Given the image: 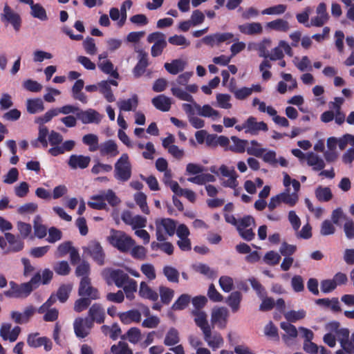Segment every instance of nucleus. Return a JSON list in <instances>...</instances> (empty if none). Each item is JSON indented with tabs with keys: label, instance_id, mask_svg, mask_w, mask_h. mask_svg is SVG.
<instances>
[{
	"label": "nucleus",
	"instance_id": "obj_43",
	"mask_svg": "<svg viewBox=\"0 0 354 354\" xmlns=\"http://www.w3.org/2000/svg\"><path fill=\"white\" fill-rule=\"evenodd\" d=\"M97 66L103 73L108 74L115 79L119 78V73L114 69V66L110 60L106 59L98 62Z\"/></svg>",
	"mask_w": 354,
	"mask_h": 354
},
{
	"label": "nucleus",
	"instance_id": "obj_57",
	"mask_svg": "<svg viewBox=\"0 0 354 354\" xmlns=\"http://www.w3.org/2000/svg\"><path fill=\"white\" fill-rule=\"evenodd\" d=\"M191 301V297L187 294L181 295L171 306L174 310H182L185 309Z\"/></svg>",
	"mask_w": 354,
	"mask_h": 354
},
{
	"label": "nucleus",
	"instance_id": "obj_39",
	"mask_svg": "<svg viewBox=\"0 0 354 354\" xmlns=\"http://www.w3.org/2000/svg\"><path fill=\"white\" fill-rule=\"evenodd\" d=\"M307 164L312 167L314 171H321L325 167L324 160L313 152L306 154Z\"/></svg>",
	"mask_w": 354,
	"mask_h": 354
},
{
	"label": "nucleus",
	"instance_id": "obj_54",
	"mask_svg": "<svg viewBox=\"0 0 354 354\" xmlns=\"http://www.w3.org/2000/svg\"><path fill=\"white\" fill-rule=\"evenodd\" d=\"M151 245L153 250L159 249L160 250L166 253L168 255H171L174 252V245L170 242L166 241L157 242L153 241L151 243Z\"/></svg>",
	"mask_w": 354,
	"mask_h": 354
},
{
	"label": "nucleus",
	"instance_id": "obj_18",
	"mask_svg": "<svg viewBox=\"0 0 354 354\" xmlns=\"http://www.w3.org/2000/svg\"><path fill=\"white\" fill-rule=\"evenodd\" d=\"M129 279V275L122 270L110 269L107 270L108 283H110V281H111L118 288H122Z\"/></svg>",
	"mask_w": 354,
	"mask_h": 354
},
{
	"label": "nucleus",
	"instance_id": "obj_62",
	"mask_svg": "<svg viewBox=\"0 0 354 354\" xmlns=\"http://www.w3.org/2000/svg\"><path fill=\"white\" fill-rule=\"evenodd\" d=\"M217 106L221 109H230L232 105L230 102L231 96L228 94L218 93L216 96Z\"/></svg>",
	"mask_w": 354,
	"mask_h": 354
},
{
	"label": "nucleus",
	"instance_id": "obj_13",
	"mask_svg": "<svg viewBox=\"0 0 354 354\" xmlns=\"http://www.w3.org/2000/svg\"><path fill=\"white\" fill-rule=\"evenodd\" d=\"M84 253L89 254L99 265H103L104 253L100 244L97 241H91L88 246L84 248Z\"/></svg>",
	"mask_w": 354,
	"mask_h": 354
},
{
	"label": "nucleus",
	"instance_id": "obj_42",
	"mask_svg": "<svg viewBox=\"0 0 354 354\" xmlns=\"http://www.w3.org/2000/svg\"><path fill=\"white\" fill-rule=\"evenodd\" d=\"M26 108L29 113L35 114L44 111V102L40 98L28 99L26 101Z\"/></svg>",
	"mask_w": 354,
	"mask_h": 354
},
{
	"label": "nucleus",
	"instance_id": "obj_44",
	"mask_svg": "<svg viewBox=\"0 0 354 354\" xmlns=\"http://www.w3.org/2000/svg\"><path fill=\"white\" fill-rule=\"evenodd\" d=\"M315 302L317 305L329 308L333 312H339L341 310L339 300L335 297L331 299L328 298L318 299Z\"/></svg>",
	"mask_w": 354,
	"mask_h": 354
},
{
	"label": "nucleus",
	"instance_id": "obj_55",
	"mask_svg": "<svg viewBox=\"0 0 354 354\" xmlns=\"http://www.w3.org/2000/svg\"><path fill=\"white\" fill-rule=\"evenodd\" d=\"M88 205L95 209H103L106 207V204L104 201L101 192L96 195H93L90 198Z\"/></svg>",
	"mask_w": 354,
	"mask_h": 354
},
{
	"label": "nucleus",
	"instance_id": "obj_36",
	"mask_svg": "<svg viewBox=\"0 0 354 354\" xmlns=\"http://www.w3.org/2000/svg\"><path fill=\"white\" fill-rule=\"evenodd\" d=\"M192 314L194 316V322L196 324L201 328L202 332L210 328L207 322V315L205 311L202 310H193Z\"/></svg>",
	"mask_w": 354,
	"mask_h": 354
},
{
	"label": "nucleus",
	"instance_id": "obj_37",
	"mask_svg": "<svg viewBox=\"0 0 354 354\" xmlns=\"http://www.w3.org/2000/svg\"><path fill=\"white\" fill-rule=\"evenodd\" d=\"M120 321L124 324L132 322L138 323L141 321V313L138 310H130L119 315Z\"/></svg>",
	"mask_w": 354,
	"mask_h": 354
},
{
	"label": "nucleus",
	"instance_id": "obj_10",
	"mask_svg": "<svg viewBox=\"0 0 354 354\" xmlns=\"http://www.w3.org/2000/svg\"><path fill=\"white\" fill-rule=\"evenodd\" d=\"M93 326L92 320H90L88 317H77L73 322L75 333L80 338H84L88 336Z\"/></svg>",
	"mask_w": 354,
	"mask_h": 354
},
{
	"label": "nucleus",
	"instance_id": "obj_33",
	"mask_svg": "<svg viewBox=\"0 0 354 354\" xmlns=\"http://www.w3.org/2000/svg\"><path fill=\"white\" fill-rule=\"evenodd\" d=\"M153 105L161 111H168L171 105V99L165 95H159L151 100Z\"/></svg>",
	"mask_w": 354,
	"mask_h": 354
},
{
	"label": "nucleus",
	"instance_id": "obj_11",
	"mask_svg": "<svg viewBox=\"0 0 354 354\" xmlns=\"http://www.w3.org/2000/svg\"><path fill=\"white\" fill-rule=\"evenodd\" d=\"M77 118L84 124H99L103 118V115L93 109L80 110L76 114Z\"/></svg>",
	"mask_w": 354,
	"mask_h": 354
},
{
	"label": "nucleus",
	"instance_id": "obj_53",
	"mask_svg": "<svg viewBox=\"0 0 354 354\" xmlns=\"http://www.w3.org/2000/svg\"><path fill=\"white\" fill-rule=\"evenodd\" d=\"M100 92L104 95L109 102H114L115 98L111 91V86L108 81H101L98 83Z\"/></svg>",
	"mask_w": 354,
	"mask_h": 354
},
{
	"label": "nucleus",
	"instance_id": "obj_49",
	"mask_svg": "<svg viewBox=\"0 0 354 354\" xmlns=\"http://www.w3.org/2000/svg\"><path fill=\"white\" fill-rule=\"evenodd\" d=\"M231 140L233 143L229 146L228 150L240 153L245 151L246 145L248 144L247 140L239 139L236 136H232Z\"/></svg>",
	"mask_w": 354,
	"mask_h": 354
},
{
	"label": "nucleus",
	"instance_id": "obj_15",
	"mask_svg": "<svg viewBox=\"0 0 354 354\" xmlns=\"http://www.w3.org/2000/svg\"><path fill=\"white\" fill-rule=\"evenodd\" d=\"M203 334L205 342L213 351H216L223 346L224 340L219 333L212 332L209 328L203 332Z\"/></svg>",
	"mask_w": 354,
	"mask_h": 354
},
{
	"label": "nucleus",
	"instance_id": "obj_1",
	"mask_svg": "<svg viewBox=\"0 0 354 354\" xmlns=\"http://www.w3.org/2000/svg\"><path fill=\"white\" fill-rule=\"evenodd\" d=\"M193 74V72H185L178 76L175 82L171 83V93L174 97L180 100L193 102L191 93H196L198 90L196 84H187Z\"/></svg>",
	"mask_w": 354,
	"mask_h": 354
},
{
	"label": "nucleus",
	"instance_id": "obj_3",
	"mask_svg": "<svg viewBox=\"0 0 354 354\" xmlns=\"http://www.w3.org/2000/svg\"><path fill=\"white\" fill-rule=\"evenodd\" d=\"M210 171L216 174L221 182V185L224 187L235 188L239 187L237 180L239 175L234 167H229L225 165H221L217 171L215 167H211Z\"/></svg>",
	"mask_w": 354,
	"mask_h": 354
},
{
	"label": "nucleus",
	"instance_id": "obj_32",
	"mask_svg": "<svg viewBox=\"0 0 354 354\" xmlns=\"http://www.w3.org/2000/svg\"><path fill=\"white\" fill-rule=\"evenodd\" d=\"M281 203H284L288 207H294L299 201V195L296 192L290 193V189H285V190L278 194Z\"/></svg>",
	"mask_w": 354,
	"mask_h": 354
},
{
	"label": "nucleus",
	"instance_id": "obj_5",
	"mask_svg": "<svg viewBox=\"0 0 354 354\" xmlns=\"http://www.w3.org/2000/svg\"><path fill=\"white\" fill-rule=\"evenodd\" d=\"M156 236L158 241H163L175 234L176 225L171 218H158L155 221Z\"/></svg>",
	"mask_w": 354,
	"mask_h": 354
},
{
	"label": "nucleus",
	"instance_id": "obj_17",
	"mask_svg": "<svg viewBox=\"0 0 354 354\" xmlns=\"http://www.w3.org/2000/svg\"><path fill=\"white\" fill-rule=\"evenodd\" d=\"M138 61L133 69V75L135 77H141L149 66L148 54L142 49L137 50Z\"/></svg>",
	"mask_w": 354,
	"mask_h": 354
},
{
	"label": "nucleus",
	"instance_id": "obj_35",
	"mask_svg": "<svg viewBox=\"0 0 354 354\" xmlns=\"http://www.w3.org/2000/svg\"><path fill=\"white\" fill-rule=\"evenodd\" d=\"M139 295L145 299L156 301L158 299V294L153 290L146 281H141L139 288Z\"/></svg>",
	"mask_w": 354,
	"mask_h": 354
},
{
	"label": "nucleus",
	"instance_id": "obj_28",
	"mask_svg": "<svg viewBox=\"0 0 354 354\" xmlns=\"http://www.w3.org/2000/svg\"><path fill=\"white\" fill-rule=\"evenodd\" d=\"M89 319L94 322L102 324L104 321L105 313L104 308L99 304H93L88 310Z\"/></svg>",
	"mask_w": 354,
	"mask_h": 354
},
{
	"label": "nucleus",
	"instance_id": "obj_64",
	"mask_svg": "<svg viewBox=\"0 0 354 354\" xmlns=\"http://www.w3.org/2000/svg\"><path fill=\"white\" fill-rule=\"evenodd\" d=\"M161 301L163 304H168L170 303L174 295V291L165 286H160L159 288Z\"/></svg>",
	"mask_w": 354,
	"mask_h": 354
},
{
	"label": "nucleus",
	"instance_id": "obj_52",
	"mask_svg": "<svg viewBox=\"0 0 354 354\" xmlns=\"http://www.w3.org/2000/svg\"><path fill=\"white\" fill-rule=\"evenodd\" d=\"M122 288H123V292L125 293L126 297L129 300H133L134 299V293L137 291V282L130 278Z\"/></svg>",
	"mask_w": 354,
	"mask_h": 354
},
{
	"label": "nucleus",
	"instance_id": "obj_2",
	"mask_svg": "<svg viewBox=\"0 0 354 354\" xmlns=\"http://www.w3.org/2000/svg\"><path fill=\"white\" fill-rule=\"evenodd\" d=\"M40 281V274H35L30 281L18 285L11 281L9 283L10 288L3 292V295L10 298H20L27 297L35 289Z\"/></svg>",
	"mask_w": 354,
	"mask_h": 354
},
{
	"label": "nucleus",
	"instance_id": "obj_45",
	"mask_svg": "<svg viewBox=\"0 0 354 354\" xmlns=\"http://www.w3.org/2000/svg\"><path fill=\"white\" fill-rule=\"evenodd\" d=\"M315 194L317 199L321 202H328L333 198L331 189L328 187L318 186Z\"/></svg>",
	"mask_w": 354,
	"mask_h": 354
},
{
	"label": "nucleus",
	"instance_id": "obj_41",
	"mask_svg": "<svg viewBox=\"0 0 354 354\" xmlns=\"http://www.w3.org/2000/svg\"><path fill=\"white\" fill-rule=\"evenodd\" d=\"M82 142L88 147L91 152L96 151L100 148L98 136L93 133H88L82 137Z\"/></svg>",
	"mask_w": 354,
	"mask_h": 354
},
{
	"label": "nucleus",
	"instance_id": "obj_25",
	"mask_svg": "<svg viewBox=\"0 0 354 354\" xmlns=\"http://www.w3.org/2000/svg\"><path fill=\"white\" fill-rule=\"evenodd\" d=\"M280 326L286 332V334L282 335L283 340L287 345H292L294 342V339L298 335L296 327L290 323L285 322H281Z\"/></svg>",
	"mask_w": 354,
	"mask_h": 354
},
{
	"label": "nucleus",
	"instance_id": "obj_19",
	"mask_svg": "<svg viewBox=\"0 0 354 354\" xmlns=\"http://www.w3.org/2000/svg\"><path fill=\"white\" fill-rule=\"evenodd\" d=\"M12 325L10 323H3L0 328V336L3 340H9L10 342H15L21 332L19 326H15L12 330Z\"/></svg>",
	"mask_w": 354,
	"mask_h": 354
},
{
	"label": "nucleus",
	"instance_id": "obj_40",
	"mask_svg": "<svg viewBox=\"0 0 354 354\" xmlns=\"http://www.w3.org/2000/svg\"><path fill=\"white\" fill-rule=\"evenodd\" d=\"M33 229L35 236L38 239H43L47 234V227L43 224L40 215H36L33 220Z\"/></svg>",
	"mask_w": 354,
	"mask_h": 354
},
{
	"label": "nucleus",
	"instance_id": "obj_21",
	"mask_svg": "<svg viewBox=\"0 0 354 354\" xmlns=\"http://www.w3.org/2000/svg\"><path fill=\"white\" fill-rule=\"evenodd\" d=\"M190 103H193L194 105V108L196 109V112L200 116H203L205 118H209L213 120L218 119L221 118V115L217 110L214 109L210 105L205 104L203 106H201L197 104L194 99L193 98V102H189Z\"/></svg>",
	"mask_w": 354,
	"mask_h": 354
},
{
	"label": "nucleus",
	"instance_id": "obj_47",
	"mask_svg": "<svg viewBox=\"0 0 354 354\" xmlns=\"http://www.w3.org/2000/svg\"><path fill=\"white\" fill-rule=\"evenodd\" d=\"M5 238L11 246V251L19 252L24 248V242L14 234L6 232L5 233Z\"/></svg>",
	"mask_w": 354,
	"mask_h": 354
},
{
	"label": "nucleus",
	"instance_id": "obj_56",
	"mask_svg": "<svg viewBox=\"0 0 354 354\" xmlns=\"http://www.w3.org/2000/svg\"><path fill=\"white\" fill-rule=\"evenodd\" d=\"M134 201L144 214H149L150 213L149 208L147 203V196L143 192H137L135 194Z\"/></svg>",
	"mask_w": 354,
	"mask_h": 354
},
{
	"label": "nucleus",
	"instance_id": "obj_27",
	"mask_svg": "<svg viewBox=\"0 0 354 354\" xmlns=\"http://www.w3.org/2000/svg\"><path fill=\"white\" fill-rule=\"evenodd\" d=\"M246 133L256 135L259 131H268V126L264 122H257L254 117H249L246 120Z\"/></svg>",
	"mask_w": 354,
	"mask_h": 354
},
{
	"label": "nucleus",
	"instance_id": "obj_50",
	"mask_svg": "<svg viewBox=\"0 0 354 354\" xmlns=\"http://www.w3.org/2000/svg\"><path fill=\"white\" fill-rule=\"evenodd\" d=\"M122 339H127L131 344H138L142 339L141 330L136 327H132L128 330L126 335L122 337Z\"/></svg>",
	"mask_w": 354,
	"mask_h": 354
},
{
	"label": "nucleus",
	"instance_id": "obj_31",
	"mask_svg": "<svg viewBox=\"0 0 354 354\" xmlns=\"http://www.w3.org/2000/svg\"><path fill=\"white\" fill-rule=\"evenodd\" d=\"M239 31L245 35H259L263 32L262 25L259 22L246 23L238 26Z\"/></svg>",
	"mask_w": 354,
	"mask_h": 354
},
{
	"label": "nucleus",
	"instance_id": "obj_63",
	"mask_svg": "<svg viewBox=\"0 0 354 354\" xmlns=\"http://www.w3.org/2000/svg\"><path fill=\"white\" fill-rule=\"evenodd\" d=\"M163 274L170 282L177 283L178 282L179 272L174 267L167 266L163 268Z\"/></svg>",
	"mask_w": 354,
	"mask_h": 354
},
{
	"label": "nucleus",
	"instance_id": "obj_4",
	"mask_svg": "<svg viewBox=\"0 0 354 354\" xmlns=\"http://www.w3.org/2000/svg\"><path fill=\"white\" fill-rule=\"evenodd\" d=\"M108 241L122 252L129 251L135 244V241L124 232L114 229L111 230Z\"/></svg>",
	"mask_w": 354,
	"mask_h": 354
},
{
	"label": "nucleus",
	"instance_id": "obj_46",
	"mask_svg": "<svg viewBox=\"0 0 354 354\" xmlns=\"http://www.w3.org/2000/svg\"><path fill=\"white\" fill-rule=\"evenodd\" d=\"M30 15L41 21H46L48 16L45 8L39 3H32L30 6Z\"/></svg>",
	"mask_w": 354,
	"mask_h": 354
},
{
	"label": "nucleus",
	"instance_id": "obj_6",
	"mask_svg": "<svg viewBox=\"0 0 354 354\" xmlns=\"http://www.w3.org/2000/svg\"><path fill=\"white\" fill-rule=\"evenodd\" d=\"M132 167L127 153H122L115 163L114 176L121 182L128 181L131 176Z\"/></svg>",
	"mask_w": 354,
	"mask_h": 354
},
{
	"label": "nucleus",
	"instance_id": "obj_26",
	"mask_svg": "<svg viewBox=\"0 0 354 354\" xmlns=\"http://www.w3.org/2000/svg\"><path fill=\"white\" fill-rule=\"evenodd\" d=\"M100 155L102 156L115 157L119 154L116 142L113 140H108L100 145Z\"/></svg>",
	"mask_w": 354,
	"mask_h": 354
},
{
	"label": "nucleus",
	"instance_id": "obj_34",
	"mask_svg": "<svg viewBox=\"0 0 354 354\" xmlns=\"http://www.w3.org/2000/svg\"><path fill=\"white\" fill-rule=\"evenodd\" d=\"M266 27L267 29L281 32H287L290 28L289 22L283 19H277L269 21L266 24Z\"/></svg>",
	"mask_w": 354,
	"mask_h": 354
},
{
	"label": "nucleus",
	"instance_id": "obj_24",
	"mask_svg": "<svg viewBox=\"0 0 354 354\" xmlns=\"http://www.w3.org/2000/svg\"><path fill=\"white\" fill-rule=\"evenodd\" d=\"M91 162V158L83 155H71L68 160V166L73 169H85Z\"/></svg>",
	"mask_w": 354,
	"mask_h": 354
},
{
	"label": "nucleus",
	"instance_id": "obj_9",
	"mask_svg": "<svg viewBox=\"0 0 354 354\" xmlns=\"http://www.w3.org/2000/svg\"><path fill=\"white\" fill-rule=\"evenodd\" d=\"M78 294L81 297L95 300L100 298L97 288L91 286V279L88 277H82L79 286Z\"/></svg>",
	"mask_w": 354,
	"mask_h": 354
},
{
	"label": "nucleus",
	"instance_id": "obj_22",
	"mask_svg": "<svg viewBox=\"0 0 354 354\" xmlns=\"http://www.w3.org/2000/svg\"><path fill=\"white\" fill-rule=\"evenodd\" d=\"M35 312V308L32 306H29L24 309L23 313L12 311L10 317L16 324H24L29 322Z\"/></svg>",
	"mask_w": 354,
	"mask_h": 354
},
{
	"label": "nucleus",
	"instance_id": "obj_38",
	"mask_svg": "<svg viewBox=\"0 0 354 354\" xmlns=\"http://www.w3.org/2000/svg\"><path fill=\"white\" fill-rule=\"evenodd\" d=\"M186 62L181 59H176L170 63H165L164 67L171 75H177L185 68Z\"/></svg>",
	"mask_w": 354,
	"mask_h": 354
},
{
	"label": "nucleus",
	"instance_id": "obj_29",
	"mask_svg": "<svg viewBox=\"0 0 354 354\" xmlns=\"http://www.w3.org/2000/svg\"><path fill=\"white\" fill-rule=\"evenodd\" d=\"M328 327L333 330L337 341L339 342L342 348L345 345L349 338V330L347 328L339 329V323L332 322L328 324Z\"/></svg>",
	"mask_w": 354,
	"mask_h": 354
},
{
	"label": "nucleus",
	"instance_id": "obj_12",
	"mask_svg": "<svg viewBox=\"0 0 354 354\" xmlns=\"http://www.w3.org/2000/svg\"><path fill=\"white\" fill-rule=\"evenodd\" d=\"M27 344L32 348L43 346L46 351H50L53 348L52 341L47 337H39L38 333L29 334L27 337Z\"/></svg>",
	"mask_w": 354,
	"mask_h": 354
},
{
	"label": "nucleus",
	"instance_id": "obj_61",
	"mask_svg": "<svg viewBox=\"0 0 354 354\" xmlns=\"http://www.w3.org/2000/svg\"><path fill=\"white\" fill-rule=\"evenodd\" d=\"M104 202L106 201L111 206L118 205L121 201L112 189L101 191Z\"/></svg>",
	"mask_w": 354,
	"mask_h": 354
},
{
	"label": "nucleus",
	"instance_id": "obj_16",
	"mask_svg": "<svg viewBox=\"0 0 354 354\" xmlns=\"http://www.w3.org/2000/svg\"><path fill=\"white\" fill-rule=\"evenodd\" d=\"M121 218L125 224L131 226L133 230L143 228L147 224L145 217L140 215L133 216L131 212L128 210L122 212Z\"/></svg>",
	"mask_w": 354,
	"mask_h": 354
},
{
	"label": "nucleus",
	"instance_id": "obj_58",
	"mask_svg": "<svg viewBox=\"0 0 354 354\" xmlns=\"http://www.w3.org/2000/svg\"><path fill=\"white\" fill-rule=\"evenodd\" d=\"M306 313L304 310L301 309L299 310H290L284 314V317L288 322H296L298 320L302 319L306 317Z\"/></svg>",
	"mask_w": 354,
	"mask_h": 354
},
{
	"label": "nucleus",
	"instance_id": "obj_20",
	"mask_svg": "<svg viewBox=\"0 0 354 354\" xmlns=\"http://www.w3.org/2000/svg\"><path fill=\"white\" fill-rule=\"evenodd\" d=\"M228 315L229 313L226 308H214L212 312V324H216L221 328H224L226 326Z\"/></svg>",
	"mask_w": 354,
	"mask_h": 354
},
{
	"label": "nucleus",
	"instance_id": "obj_8",
	"mask_svg": "<svg viewBox=\"0 0 354 354\" xmlns=\"http://www.w3.org/2000/svg\"><path fill=\"white\" fill-rule=\"evenodd\" d=\"M1 20L3 23L11 24L16 31H18L21 27L20 15L15 12L8 3L4 5L3 12L1 14Z\"/></svg>",
	"mask_w": 354,
	"mask_h": 354
},
{
	"label": "nucleus",
	"instance_id": "obj_14",
	"mask_svg": "<svg viewBox=\"0 0 354 354\" xmlns=\"http://www.w3.org/2000/svg\"><path fill=\"white\" fill-rule=\"evenodd\" d=\"M317 15L310 19V25L315 27H322L329 20L330 16L327 12L326 4L324 2L319 3L316 8Z\"/></svg>",
	"mask_w": 354,
	"mask_h": 354
},
{
	"label": "nucleus",
	"instance_id": "obj_59",
	"mask_svg": "<svg viewBox=\"0 0 354 354\" xmlns=\"http://www.w3.org/2000/svg\"><path fill=\"white\" fill-rule=\"evenodd\" d=\"M113 354H133L132 350L129 348L127 343L124 342H119L117 344H114L111 348Z\"/></svg>",
	"mask_w": 354,
	"mask_h": 354
},
{
	"label": "nucleus",
	"instance_id": "obj_51",
	"mask_svg": "<svg viewBox=\"0 0 354 354\" xmlns=\"http://www.w3.org/2000/svg\"><path fill=\"white\" fill-rule=\"evenodd\" d=\"M242 299V295L239 291L232 292L227 299V304L233 312H236L239 308V304Z\"/></svg>",
	"mask_w": 354,
	"mask_h": 354
},
{
	"label": "nucleus",
	"instance_id": "obj_7",
	"mask_svg": "<svg viewBox=\"0 0 354 354\" xmlns=\"http://www.w3.org/2000/svg\"><path fill=\"white\" fill-rule=\"evenodd\" d=\"M147 41L149 44H153L151 48V55L153 57L161 55L167 45L166 35L161 32H154L149 34L147 36Z\"/></svg>",
	"mask_w": 354,
	"mask_h": 354
},
{
	"label": "nucleus",
	"instance_id": "obj_60",
	"mask_svg": "<svg viewBox=\"0 0 354 354\" xmlns=\"http://www.w3.org/2000/svg\"><path fill=\"white\" fill-rule=\"evenodd\" d=\"M179 335L176 329L170 328L165 335L164 344L167 346H173L178 343Z\"/></svg>",
	"mask_w": 354,
	"mask_h": 354
},
{
	"label": "nucleus",
	"instance_id": "obj_48",
	"mask_svg": "<svg viewBox=\"0 0 354 354\" xmlns=\"http://www.w3.org/2000/svg\"><path fill=\"white\" fill-rule=\"evenodd\" d=\"M292 62L296 68L301 72L312 70L311 62L308 56H303L301 58L295 57Z\"/></svg>",
	"mask_w": 354,
	"mask_h": 354
},
{
	"label": "nucleus",
	"instance_id": "obj_23",
	"mask_svg": "<svg viewBox=\"0 0 354 354\" xmlns=\"http://www.w3.org/2000/svg\"><path fill=\"white\" fill-rule=\"evenodd\" d=\"M262 158L264 162L268 163L272 166H276L279 164L281 167H287L288 165V161L283 157L277 158V153L274 150L267 149L263 151Z\"/></svg>",
	"mask_w": 354,
	"mask_h": 354
},
{
	"label": "nucleus",
	"instance_id": "obj_30",
	"mask_svg": "<svg viewBox=\"0 0 354 354\" xmlns=\"http://www.w3.org/2000/svg\"><path fill=\"white\" fill-rule=\"evenodd\" d=\"M120 111H136L138 105V95L134 94L131 98L120 100L117 102Z\"/></svg>",
	"mask_w": 354,
	"mask_h": 354
}]
</instances>
